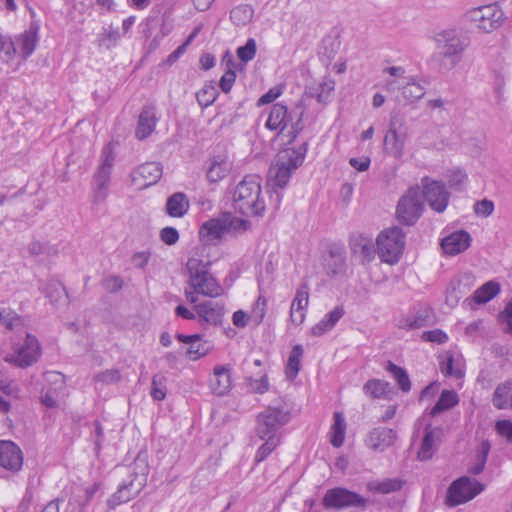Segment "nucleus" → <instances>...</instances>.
Instances as JSON below:
<instances>
[{
	"label": "nucleus",
	"instance_id": "obj_1",
	"mask_svg": "<svg viewBox=\"0 0 512 512\" xmlns=\"http://www.w3.org/2000/svg\"><path fill=\"white\" fill-rule=\"evenodd\" d=\"M435 51L432 60L442 70L453 69L468 47V40L455 29L441 30L433 36Z\"/></svg>",
	"mask_w": 512,
	"mask_h": 512
},
{
	"label": "nucleus",
	"instance_id": "obj_2",
	"mask_svg": "<svg viewBox=\"0 0 512 512\" xmlns=\"http://www.w3.org/2000/svg\"><path fill=\"white\" fill-rule=\"evenodd\" d=\"M307 152L306 142L299 147H285L275 156L267 177L271 189H283L289 182L292 174L302 165Z\"/></svg>",
	"mask_w": 512,
	"mask_h": 512
},
{
	"label": "nucleus",
	"instance_id": "obj_3",
	"mask_svg": "<svg viewBox=\"0 0 512 512\" xmlns=\"http://www.w3.org/2000/svg\"><path fill=\"white\" fill-rule=\"evenodd\" d=\"M206 249L205 245L197 247L188 259L186 264L189 272L188 283L198 294L215 298L222 294L223 289L209 272L210 260L202 258Z\"/></svg>",
	"mask_w": 512,
	"mask_h": 512
},
{
	"label": "nucleus",
	"instance_id": "obj_4",
	"mask_svg": "<svg viewBox=\"0 0 512 512\" xmlns=\"http://www.w3.org/2000/svg\"><path fill=\"white\" fill-rule=\"evenodd\" d=\"M233 208L245 216H261L265 210V202L261 196L260 178L248 175L235 187L233 192Z\"/></svg>",
	"mask_w": 512,
	"mask_h": 512
},
{
	"label": "nucleus",
	"instance_id": "obj_5",
	"mask_svg": "<svg viewBox=\"0 0 512 512\" xmlns=\"http://www.w3.org/2000/svg\"><path fill=\"white\" fill-rule=\"evenodd\" d=\"M304 112L305 109L301 102L290 111L285 105L276 103L270 108L265 126L271 131H278V133L287 131L288 144H291L304 129Z\"/></svg>",
	"mask_w": 512,
	"mask_h": 512
},
{
	"label": "nucleus",
	"instance_id": "obj_6",
	"mask_svg": "<svg viewBox=\"0 0 512 512\" xmlns=\"http://www.w3.org/2000/svg\"><path fill=\"white\" fill-rule=\"evenodd\" d=\"M128 479L123 480L118 490L108 499L110 508L126 503L146 486L147 475L149 473V465L145 456L139 454L133 464L127 468Z\"/></svg>",
	"mask_w": 512,
	"mask_h": 512
},
{
	"label": "nucleus",
	"instance_id": "obj_7",
	"mask_svg": "<svg viewBox=\"0 0 512 512\" xmlns=\"http://www.w3.org/2000/svg\"><path fill=\"white\" fill-rule=\"evenodd\" d=\"M376 244L381 261L389 265H395L399 262L403 253L405 235L401 228L392 227L378 235Z\"/></svg>",
	"mask_w": 512,
	"mask_h": 512
},
{
	"label": "nucleus",
	"instance_id": "obj_8",
	"mask_svg": "<svg viewBox=\"0 0 512 512\" xmlns=\"http://www.w3.org/2000/svg\"><path fill=\"white\" fill-rule=\"evenodd\" d=\"M115 155L111 145H106L101 152L100 165L93 176L92 188L95 202L106 199L110 176L114 166Z\"/></svg>",
	"mask_w": 512,
	"mask_h": 512
},
{
	"label": "nucleus",
	"instance_id": "obj_9",
	"mask_svg": "<svg viewBox=\"0 0 512 512\" xmlns=\"http://www.w3.org/2000/svg\"><path fill=\"white\" fill-rule=\"evenodd\" d=\"M407 139L408 127L405 120L392 116L383 140L384 151L394 158L402 157Z\"/></svg>",
	"mask_w": 512,
	"mask_h": 512
},
{
	"label": "nucleus",
	"instance_id": "obj_10",
	"mask_svg": "<svg viewBox=\"0 0 512 512\" xmlns=\"http://www.w3.org/2000/svg\"><path fill=\"white\" fill-rule=\"evenodd\" d=\"M290 420L288 411L277 407H268L257 417L256 433L260 439L278 436L279 429Z\"/></svg>",
	"mask_w": 512,
	"mask_h": 512
},
{
	"label": "nucleus",
	"instance_id": "obj_11",
	"mask_svg": "<svg viewBox=\"0 0 512 512\" xmlns=\"http://www.w3.org/2000/svg\"><path fill=\"white\" fill-rule=\"evenodd\" d=\"M484 490V485L476 479L463 476L455 480L448 489L447 504L456 506L465 503Z\"/></svg>",
	"mask_w": 512,
	"mask_h": 512
},
{
	"label": "nucleus",
	"instance_id": "obj_12",
	"mask_svg": "<svg viewBox=\"0 0 512 512\" xmlns=\"http://www.w3.org/2000/svg\"><path fill=\"white\" fill-rule=\"evenodd\" d=\"M424 209L419 193V188H410L399 200L397 205V217L406 224L413 225L421 216Z\"/></svg>",
	"mask_w": 512,
	"mask_h": 512
},
{
	"label": "nucleus",
	"instance_id": "obj_13",
	"mask_svg": "<svg viewBox=\"0 0 512 512\" xmlns=\"http://www.w3.org/2000/svg\"><path fill=\"white\" fill-rule=\"evenodd\" d=\"M470 18L477 23V27L489 33L502 26L504 12L497 4H489L470 11Z\"/></svg>",
	"mask_w": 512,
	"mask_h": 512
},
{
	"label": "nucleus",
	"instance_id": "obj_14",
	"mask_svg": "<svg viewBox=\"0 0 512 512\" xmlns=\"http://www.w3.org/2000/svg\"><path fill=\"white\" fill-rule=\"evenodd\" d=\"M41 349L38 340L27 333L24 344L15 350V354L4 358L5 362L20 368H27L38 361Z\"/></svg>",
	"mask_w": 512,
	"mask_h": 512
},
{
	"label": "nucleus",
	"instance_id": "obj_15",
	"mask_svg": "<svg viewBox=\"0 0 512 512\" xmlns=\"http://www.w3.org/2000/svg\"><path fill=\"white\" fill-rule=\"evenodd\" d=\"M423 197L432 210L442 213L448 206L450 194L441 181L422 179Z\"/></svg>",
	"mask_w": 512,
	"mask_h": 512
},
{
	"label": "nucleus",
	"instance_id": "obj_16",
	"mask_svg": "<svg viewBox=\"0 0 512 512\" xmlns=\"http://www.w3.org/2000/svg\"><path fill=\"white\" fill-rule=\"evenodd\" d=\"M161 176V165L157 162H147L132 171L131 185L137 190H142L157 183Z\"/></svg>",
	"mask_w": 512,
	"mask_h": 512
},
{
	"label": "nucleus",
	"instance_id": "obj_17",
	"mask_svg": "<svg viewBox=\"0 0 512 512\" xmlns=\"http://www.w3.org/2000/svg\"><path fill=\"white\" fill-rule=\"evenodd\" d=\"M23 465V453L19 446L9 440L0 441V466L7 471L16 473Z\"/></svg>",
	"mask_w": 512,
	"mask_h": 512
},
{
	"label": "nucleus",
	"instance_id": "obj_18",
	"mask_svg": "<svg viewBox=\"0 0 512 512\" xmlns=\"http://www.w3.org/2000/svg\"><path fill=\"white\" fill-rule=\"evenodd\" d=\"M194 309L198 315L200 323L217 326L222 323L224 316V306L219 302L204 301L196 304Z\"/></svg>",
	"mask_w": 512,
	"mask_h": 512
},
{
	"label": "nucleus",
	"instance_id": "obj_19",
	"mask_svg": "<svg viewBox=\"0 0 512 512\" xmlns=\"http://www.w3.org/2000/svg\"><path fill=\"white\" fill-rule=\"evenodd\" d=\"M229 217L219 215L204 222L199 229V236L205 242L220 240L222 235L227 231Z\"/></svg>",
	"mask_w": 512,
	"mask_h": 512
},
{
	"label": "nucleus",
	"instance_id": "obj_20",
	"mask_svg": "<svg viewBox=\"0 0 512 512\" xmlns=\"http://www.w3.org/2000/svg\"><path fill=\"white\" fill-rule=\"evenodd\" d=\"M209 387L213 394L223 396L227 394L232 387L231 370L226 365H217L213 369V374L209 379Z\"/></svg>",
	"mask_w": 512,
	"mask_h": 512
},
{
	"label": "nucleus",
	"instance_id": "obj_21",
	"mask_svg": "<svg viewBox=\"0 0 512 512\" xmlns=\"http://www.w3.org/2000/svg\"><path fill=\"white\" fill-rule=\"evenodd\" d=\"M470 242V234L460 230L446 236L441 242V247L444 253L454 256L465 251L470 246Z\"/></svg>",
	"mask_w": 512,
	"mask_h": 512
},
{
	"label": "nucleus",
	"instance_id": "obj_22",
	"mask_svg": "<svg viewBox=\"0 0 512 512\" xmlns=\"http://www.w3.org/2000/svg\"><path fill=\"white\" fill-rule=\"evenodd\" d=\"M325 508L341 510L352 505V491L336 487L326 491L323 497Z\"/></svg>",
	"mask_w": 512,
	"mask_h": 512
},
{
	"label": "nucleus",
	"instance_id": "obj_23",
	"mask_svg": "<svg viewBox=\"0 0 512 512\" xmlns=\"http://www.w3.org/2000/svg\"><path fill=\"white\" fill-rule=\"evenodd\" d=\"M441 430L438 428H432L431 424H427L425 427V433L421 441L420 448L418 450V458L422 461L429 460L432 458L434 452L437 450L440 442Z\"/></svg>",
	"mask_w": 512,
	"mask_h": 512
},
{
	"label": "nucleus",
	"instance_id": "obj_24",
	"mask_svg": "<svg viewBox=\"0 0 512 512\" xmlns=\"http://www.w3.org/2000/svg\"><path fill=\"white\" fill-rule=\"evenodd\" d=\"M396 439V433L389 428H375L367 437V445L375 451H384L391 446Z\"/></svg>",
	"mask_w": 512,
	"mask_h": 512
},
{
	"label": "nucleus",
	"instance_id": "obj_25",
	"mask_svg": "<svg viewBox=\"0 0 512 512\" xmlns=\"http://www.w3.org/2000/svg\"><path fill=\"white\" fill-rule=\"evenodd\" d=\"M157 121L155 108L151 106L144 107L138 118V125L135 131L136 137L139 140H143L150 136L155 130Z\"/></svg>",
	"mask_w": 512,
	"mask_h": 512
},
{
	"label": "nucleus",
	"instance_id": "obj_26",
	"mask_svg": "<svg viewBox=\"0 0 512 512\" xmlns=\"http://www.w3.org/2000/svg\"><path fill=\"white\" fill-rule=\"evenodd\" d=\"M232 164L226 156L218 155L210 159L206 176L209 182L216 183L231 171Z\"/></svg>",
	"mask_w": 512,
	"mask_h": 512
},
{
	"label": "nucleus",
	"instance_id": "obj_27",
	"mask_svg": "<svg viewBox=\"0 0 512 512\" xmlns=\"http://www.w3.org/2000/svg\"><path fill=\"white\" fill-rule=\"evenodd\" d=\"M344 314V307L342 305L336 306L311 328V334L320 337L331 331Z\"/></svg>",
	"mask_w": 512,
	"mask_h": 512
},
{
	"label": "nucleus",
	"instance_id": "obj_28",
	"mask_svg": "<svg viewBox=\"0 0 512 512\" xmlns=\"http://www.w3.org/2000/svg\"><path fill=\"white\" fill-rule=\"evenodd\" d=\"M38 27L30 26V29L23 32L16 38V45L19 47L22 57L26 59L29 57L35 50L38 35H37Z\"/></svg>",
	"mask_w": 512,
	"mask_h": 512
},
{
	"label": "nucleus",
	"instance_id": "obj_29",
	"mask_svg": "<svg viewBox=\"0 0 512 512\" xmlns=\"http://www.w3.org/2000/svg\"><path fill=\"white\" fill-rule=\"evenodd\" d=\"M189 209V201L184 193L171 195L166 202V212L171 217H182Z\"/></svg>",
	"mask_w": 512,
	"mask_h": 512
},
{
	"label": "nucleus",
	"instance_id": "obj_30",
	"mask_svg": "<svg viewBox=\"0 0 512 512\" xmlns=\"http://www.w3.org/2000/svg\"><path fill=\"white\" fill-rule=\"evenodd\" d=\"M364 390L373 398L390 399L391 396L394 394L393 387L390 385V383L378 379L369 380L364 385Z\"/></svg>",
	"mask_w": 512,
	"mask_h": 512
},
{
	"label": "nucleus",
	"instance_id": "obj_31",
	"mask_svg": "<svg viewBox=\"0 0 512 512\" xmlns=\"http://www.w3.org/2000/svg\"><path fill=\"white\" fill-rule=\"evenodd\" d=\"M459 402L456 392L452 390H443L438 401L430 411L431 416H436L446 410L452 409Z\"/></svg>",
	"mask_w": 512,
	"mask_h": 512
},
{
	"label": "nucleus",
	"instance_id": "obj_32",
	"mask_svg": "<svg viewBox=\"0 0 512 512\" xmlns=\"http://www.w3.org/2000/svg\"><path fill=\"white\" fill-rule=\"evenodd\" d=\"M499 292L500 285L494 281H489L473 293L472 300L477 304H485L494 298Z\"/></svg>",
	"mask_w": 512,
	"mask_h": 512
},
{
	"label": "nucleus",
	"instance_id": "obj_33",
	"mask_svg": "<svg viewBox=\"0 0 512 512\" xmlns=\"http://www.w3.org/2000/svg\"><path fill=\"white\" fill-rule=\"evenodd\" d=\"M346 431V422L341 412L334 413V423L331 427V444L334 447H340L344 443Z\"/></svg>",
	"mask_w": 512,
	"mask_h": 512
},
{
	"label": "nucleus",
	"instance_id": "obj_34",
	"mask_svg": "<svg viewBox=\"0 0 512 512\" xmlns=\"http://www.w3.org/2000/svg\"><path fill=\"white\" fill-rule=\"evenodd\" d=\"M427 324V315L425 312L418 311L401 317L398 321V328L404 330H415Z\"/></svg>",
	"mask_w": 512,
	"mask_h": 512
},
{
	"label": "nucleus",
	"instance_id": "obj_35",
	"mask_svg": "<svg viewBox=\"0 0 512 512\" xmlns=\"http://www.w3.org/2000/svg\"><path fill=\"white\" fill-rule=\"evenodd\" d=\"M403 97L409 102H415L421 99L425 94V89L418 82L409 79L406 82L399 83Z\"/></svg>",
	"mask_w": 512,
	"mask_h": 512
},
{
	"label": "nucleus",
	"instance_id": "obj_36",
	"mask_svg": "<svg viewBox=\"0 0 512 512\" xmlns=\"http://www.w3.org/2000/svg\"><path fill=\"white\" fill-rule=\"evenodd\" d=\"M303 356V347L301 345H295L289 355L286 365V377L289 380H293L298 375L300 370V361Z\"/></svg>",
	"mask_w": 512,
	"mask_h": 512
},
{
	"label": "nucleus",
	"instance_id": "obj_37",
	"mask_svg": "<svg viewBox=\"0 0 512 512\" xmlns=\"http://www.w3.org/2000/svg\"><path fill=\"white\" fill-rule=\"evenodd\" d=\"M402 481L400 479H384L382 481H372L367 484V488L372 492L381 494H388L396 492L402 488Z\"/></svg>",
	"mask_w": 512,
	"mask_h": 512
},
{
	"label": "nucleus",
	"instance_id": "obj_38",
	"mask_svg": "<svg viewBox=\"0 0 512 512\" xmlns=\"http://www.w3.org/2000/svg\"><path fill=\"white\" fill-rule=\"evenodd\" d=\"M254 10L250 5L241 4L230 12V19L236 26H245L253 18Z\"/></svg>",
	"mask_w": 512,
	"mask_h": 512
},
{
	"label": "nucleus",
	"instance_id": "obj_39",
	"mask_svg": "<svg viewBox=\"0 0 512 512\" xmlns=\"http://www.w3.org/2000/svg\"><path fill=\"white\" fill-rule=\"evenodd\" d=\"M511 392L510 383H502L498 385L494 391L492 402L493 405L498 409H506L510 407L508 401Z\"/></svg>",
	"mask_w": 512,
	"mask_h": 512
},
{
	"label": "nucleus",
	"instance_id": "obj_40",
	"mask_svg": "<svg viewBox=\"0 0 512 512\" xmlns=\"http://www.w3.org/2000/svg\"><path fill=\"white\" fill-rule=\"evenodd\" d=\"M387 371L393 375L394 379L397 381L399 388L403 392L407 393L410 391V389H411L410 378H409L407 372L403 368L389 362V364L387 366Z\"/></svg>",
	"mask_w": 512,
	"mask_h": 512
},
{
	"label": "nucleus",
	"instance_id": "obj_41",
	"mask_svg": "<svg viewBox=\"0 0 512 512\" xmlns=\"http://www.w3.org/2000/svg\"><path fill=\"white\" fill-rule=\"evenodd\" d=\"M217 96L218 91L216 87L211 83L205 84L203 88L196 94L197 101L202 107H208L209 105L213 104Z\"/></svg>",
	"mask_w": 512,
	"mask_h": 512
},
{
	"label": "nucleus",
	"instance_id": "obj_42",
	"mask_svg": "<svg viewBox=\"0 0 512 512\" xmlns=\"http://www.w3.org/2000/svg\"><path fill=\"white\" fill-rule=\"evenodd\" d=\"M344 253L342 249H336L330 251L329 259L327 260L328 273L336 275L343 271L344 268Z\"/></svg>",
	"mask_w": 512,
	"mask_h": 512
},
{
	"label": "nucleus",
	"instance_id": "obj_43",
	"mask_svg": "<svg viewBox=\"0 0 512 512\" xmlns=\"http://www.w3.org/2000/svg\"><path fill=\"white\" fill-rule=\"evenodd\" d=\"M308 303H309V285H308V283L303 282L296 290L295 297L291 303V308H296L298 310L306 311Z\"/></svg>",
	"mask_w": 512,
	"mask_h": 512
},
{
	"label": "nucleus",
	"instance_id": "obj_44",
	"mask_svg": "<svg viewBox=\"0 0 512 512\" xmlns=\"http://www.w3.org/2000/svg\"><path fill=\"white\" fill-rule=\"evenodd\" d=\"M440 370L445 376L460 379L464 376V372L460 365H456L452 355H447L446 361L440 363Z\"/></svg>",
	"mask_w": 512,
	"mask_h": 512
},
{
	"label": "nucleus",
	"instance_id": "obj_45",
	"mask_svg": "<svg viewBox=\"0 0 512 512\" xmlns=\"http://www.w3.org/2000/svg\"><path fill=\"white\" fill-rule=\"evenodd\" d=\"M265 443L262 444L257 450L255 460L261 462L267 458V456L278 446L280 440L278 436L266 437Z\"/></svg>",
	"mask_w": 512,
	"mask_h": 512
},
{
	"label": "nucleus",
	"instance_id": "obj_46",
	"mask_svg": "<svg viewBox=\"0 0 512 512\" xmlns=\"http://www.w3.org/2000/svg\"><path fill=\"white\" fill-rule=\"evenodd\" d=\"M16 43L10 37L0 36V58L4 62L11 61L16 54Z\"/></svg>",
	"mask_w": 512,
	"mask_h": 512
},
{
	"label": "nucleus",
	"instance_id": "obj_47",
	"mask_svg": "<svg viewBox=\"0 0 512 512\" xmlns=\"http://www.w3.org/2000/svg\"><path fill=\"white\" fill-rule=\"evenodd\" d=\"M463 294L460 281H451L446 291V304L450 307L456 306Z\"/></svg>",
	"mask_w": 512,
	"mask_h": 512
},
{
	"label": "nucleus",
	"instance_id": "obj_48",
	"mask_svg": "<svg viewBox=\"0 0 512 512\" xmlns=\"http://www.w3.org/2000/svg\"><path fill=\"white\" fill-rule=\"evenodd\" d=\"M256 51H257V44H256L255 39L249 38L244 46H240L237 49L236 53H237L238 58L242 62L247 63L255 57Z\"/></svg>",
	"mask_w": 512,
	"mask_h": 512
},
{
	"label": "nucleus",
	"instance_id": "obj_49",
	"mask_svg": "<svg viewBox=\"0 0 512 512\" xmlns=\"http://www.w3.org/2000/svg\"><path fill=\"white\" fill-rule=\"evenodd\" d=\"M0 323L6 328L13 330L22 326L23 321L20 316L11 310H0Z\"/></svg>",
	"mask_w": 512,
	"mask_h": 512
},
{
	"label": "nucleus",
	"instance_id": "obj_50",
	"mask_svg": "<svg viewBox=\"0 0 512 512\" xmlns=\"http://www.w3.org/2000/svg\"><path fill=\"white\" fill-rule=\"evenodd\" d=\"M362 264L369 263L375 257V247L371 239L361 238L358 241Z\"/></svg>",
	"mask_w": 512,
	"mask_h": 512
},
{
	"label": "nucleus",
	"instance_id": "obj_51",
	"mask_svg": "<svg viewBox=\"0 0 512 512\" xmlns=\"http://www.w3.org/2000/svg\"><path fill=\"white\" fill-rule=\"evenodd\" d=\"M152 398L161 401L166 396L165 377L162 375H154L152 378V387L150 392Z\"/></svg>",
	"mask_w": 512,
	"mask_h": 512
},
{
	"label": "nucleus",
	"instance_id": "obj_52",
	"mask_svg": "<svg viewBox=\"0 0 512 512\" xmlns=\"http://www.w3.org/2000/svg\"><path fill=\"white\" fill-rule=\"evenodd\" d=\"M338 46L339 43L335 39L325 38L319 51L322 61L329 62L336 53Z\"/></svg>",
	"mask_w": 512,
	"mask_h": 512
},
{
	"label": "nucleus",
	"instance_id": "obj_53",
	"mask_svg": "<svg viewBox=\"0 0 512 512\" xmlns=\"http://www.w3.org/2000/svg\"><path fill=\"white\" fill-rule=\"evenodd\" d=\"M266 306H267V300L263 296H259L254 304V307L251 311V315L249 318L255 323L260 324L264 317L266 312Z\"/></svg>",
	"mask_w": 512,
	"mask_h": 512
},
{
	"label": "nucleus",
	"instance_id": "obj_54",
	"mask_svg": "<svg viewBox=\"0 0 512 512\" xmlns=\"http://www.w3.org/2000/svg\"><path fill=\"white\" fill-rule=\"evenodd\" d=\"M120 39V33L118 29H105L104 32L99 37V45L105 46L106 48H111L116 45L118 40Z\"/></svg>",
	"mask_w": 512,
	"mask_h": 512
},
{
	"label": "nucleus",
	"instance_id": "obj_55",
	"mask_svg": "<svg viewBox=\"0 0 512 512\" xmlns=\"http://www.w3.org/2000/svg\"><path fill=\"white\" fill-rule=\"evenodd\" d=\"M44 381L51 385L49 389L53 391L61 390L64 387V375L60 372L49 371L44 373Z\"/></svg>",
	"mask_w": 512,
	"mask_h": 512
},
{
	"label": "nucleus",
	"instance_id": "obj_56",
	"mask_svg": "<svg viewBox=\"0 0 512 512\" xmlns=\"http://www.w3.org/2000/svg\"><path fill=\"white\" fill-rule=\"evenodd\" d=\"M44 292L52 302H57L62 294H66L65 288L57 281H50Z\"/></svg>",
	"mask_w": 512,
	"mask_h": 512
},
{
	"label": "nucleus",
	"instance_id": "obj_57",
	"mask_svg": "<svg viewBox=\"0 0 512 512\" xmlns=\"http://www.w3.org/2000/svg\"><path fill=\"white\" fill-rule=\"evenodd\" d=\"M467 180V175L462 170H453L448 176L449 187L455 190H461Z\"/></svg>",
	"mask_w": 512,
	"mask_h": 512
},
{
	"label": "nucleus",
	"instance_id": "obj_58",
	"mask_svg": "<svg viewBox=\"0 0 512 512\" xmlns=\"http://www.w3.org/2000/svg\"><path fill=\"white\" fill-rule=\"evenodd\" d=\"M474 213L481 217H488L494 211V203L491 200L483 199L477 201L473 206Z\"/></svg>",
	"mask_w": 512,
	"mask_h": 512
},
{
	"label": "nucleus",
	"instance_id": "obj_59",
	"mask_svg": "<svg viewBox=\"0 0 512 512\" xmlns=\"http://www.w3.org/2000/svg\"><path fill=\"white\" fill-rule=\"evenodd\" d=\"M121 378L120 372L117 369H110L98 373L94 376V380L97 382H102L105 384H114L117 383Z\"/></svg>",
	"mask_w": 512,
	"mask_h": 512
},
{
	"label": "nucleus",
	"instance_id": "obj_60",
	"mask_svg": "<svg viewBox=\"0 0 512 512\" xmlns=\"http://www.w3.org/2000/svg\"><path fill=\"white\" fill-rule=\"evenodd\" d=\"M422 340L437 344H443L448 340V336L440 329L424 331L421 335Z\"/></svg>",
	"mask_w": 512,
	"mask_h": 512
},
{
	"label": "nucleus",
	"instance_id": "obj_61",
	"mask_svg": "<svg viewBox=\"0 0 512 512\" xmlns=\"http://www.w3.org/2000/svg\"><path fill=\"white\" fill-rule=\"evenodd\" d=\"M208 347L205 345V343H201V340L199 342H193L189 348L187 349V355L191 360H197L200 357L204 356L208 352Z\"/></svg>",
	"mask_w": 512,
	"mask_h": 512
},
{
	"label": "nucleus",
	"instance_id": "obj_62",
	"mask_svg": "<svg viewBox=\"0 0 512 512\" xmlns=\"http://www.w3.org/2000/svg\"><path fill=\"white\" fill-rule=\"evenodd\" d=\"M333 87L327 83L321 84L315 91L310 90L311 97H315L319 103H326Z\"/></svg>",
	"mask_w": 512,
	"mask_h": 512
},
{
	"label": "nucleus",
	"instance_id": "obj_63",
	"mask_svg": "<svg viewBox=\"0 0 512 512\" xmlns=\"http://www.w3.org/2000/svg\"><path fill=\"white\" fill-rule=\"evenodd\" d=\"M496 432L504 437L508 442H512V421L499 420L495 424Z\"/></svg>",
	"mask_w": 512,
	"mask_h": 512
},
{
	"label": "nucleus",
	"instance_id": "obj_64",
	"mask_svg": "<svg viewBox=\"0 0 512 512\" xmlns=\"http://www.w3.org/2000/svg\"><path fill=\"white\" fill-rule=\"evenodd\" d=\"M499 320L506 325V331L512 334V300L499 315Z\"/></svg>",
	"mask_w": 512,
	"mask_h": 512
}]
</instances>
